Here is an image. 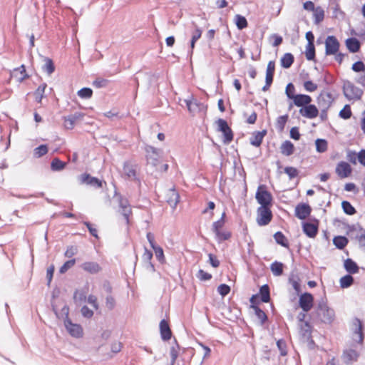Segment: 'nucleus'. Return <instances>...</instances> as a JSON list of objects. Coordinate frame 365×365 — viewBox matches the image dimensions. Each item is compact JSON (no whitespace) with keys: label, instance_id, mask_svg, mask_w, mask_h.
I'll return each mask as SVG.
<instances>
[{"label":"nucleus","instance_id":"1","mask_svg":"<svg viewBox=\"0 0 365 365\" xmlns=\"http://www.w3.org/2000/svg\"><path fill=\"white\" fill-rule=\"evenodd\" d=\"M292 103L289 104V109L293 106L300 108L299 113L309 119L316 118L319 115V110L314 104H311L312 98L307 94L299 93L293 96Z\"/></svg>","mask_w":365,"mask_h":365},{"label":"nucleus","instance_id":"2","mask_svg":"<svg viewBox=\"0 0 365 365\" xmlns=\"http://www.w3.org/2000/svg\"><path fill=\"white\" fill-rule=\"evenodd\" d=\"M255 197L261 206L272 207V194L267 190L266 185H260L258 187Z\"/></svg>","mask_w":365,"mask_h":365},{"label":"nucleus","instance_id":"3","mask_svg":"<svg viewBox=\"0 0 365 365\" xmlns=\"http://www.w3.org/2000/svg\"><path fill=\"white\" fill-rule=\"evenodd\" d=\"M257 222L259 226H265L272 221L271 207L260 206L257 210Z\"/></svg>","mask_w":365,"mask_h":365},{"label":"nucleus","instance_id":"4","mask_svg":"<svg viewBox=\"0 0 365 365\" xmlns=\"http://www.w3.org/2000/svg\"><path fill=\"white\" fill-rule=\"evenodd\" d=\"M344 94L349 101H358L361 99L363 91L356 87L353 83L347 82L344 85Z\"/></svg>","mask_w":365,"mask_h":365},{"label":"nucleus","instance_id":"5","mask_svg":"<svg viewBox=\"0 0 365 365\" xmlns=\"http://www.w3.org/2000/svg\"><path fill=\"white\" fill-rule=\"evenodd\" d=\"M218 126V131L221 132L223 135V143L229 144L233 140L234 134L231 128L228 125L227 122L224 119H219L217 121Z\"/></svg>","mask_w":365,"mask_h":365},{"label":"nucleus","instance_id":"6","mask_svg":"<svg viewBox=\"0 0 365 365\" xmlns=\"http://www.w3.org/2000/svg\"><path fill=\"white\" fill-rule=\"evenodd\" d=\"M352 327L354 329L353 331V339L356 343L362 344L364 339V325L361 319L359 318H354L352 320Z\"/></svg>","mask_w":365,"mask_h":365},{"label":"nucleus","instance_id":"7","mask_svg":"<svg viewBox=\"0 0 365 365\" xmlns=\"http://www.w3.org/2000/svg\"><path fill=\"white\" fill-rule=\"evenodd\" d=\"M318 315L323 322L331 323L334 318V312L326 303L322 302L318 306Z\"/></svg>","mask_w":365,"mask_h":365},{"label":"nucleus","instance_id":"8","mask_svg":"<svg viewBox=\"0 0 365 365\" xmlns=\"http://www.w3.org/2000/svg\"><path fill=\"white\" fill-rule=\"evenodd\" d=\"M120 214L123 217L124 223L128 228L130 222V218L133 215V211L129 202L126 199H120L119 202Z\"/></svg>","mask_w":365,"mask_h":365},{"label":"nucleus","instance_id":"9","mask_svg":"<svg viewBox=\"0 0 365 365\" xmlns=\"http://www.w3.org/2000/svg\"><path fill=\"white\" fill-rule=\"evenodd\" d=\"M340 43L334 36H329L325 41V52L327 55H335L339 50Z\"/></svg>","mask_w":365,"mask_h":365},{"label":"nucleus","instance_id":"10","mask_svg":"<svg viewBox=\"0 0 365 365\" xmlns=\"http://www.w3.org/2000/svg\"><path fill=\"white\" fill-rule=\"evenodd\" d=\"M335 173L340 179L349 178L352 173V168L346 161H340L335 168Z\"/></svg>","mask_w":365,"mask_h":365},{"label":"nucleus","instance_id":"11","mask_svg":"<svg viewBox=\"0 0 365 365\" xmlns=\"http://www.w3.org/2000/svg\"><path fill=\"white\" fill-rule=\"evenodd\" d=\"M299 304L304 312H308L314 305L313 295L309 292L301 294L299 299Z\"/></svg>","mask_w":365,"mask_h":365},{"label":"nucleus","instance_id":"12","mask_svg":"<svg viewBox=\"0 0 365 365\" xmlns=\"http://www.w3.org/2000/svg\"><path fill=\"white\" fill-rule=\"evenodd\" d=\"M319 224V222L317 220H314L311 222H304L302 225L303 232L307 237L314 238L318 233Z\"/></svg>","mask_w":365,"mask_h":365},{"label":"nucleus","instance_id":"13","mask_svg":"<svg viewBox=\"0 0 365 365\" xmlns=\"http://www.w3.org/2000/svg\"><path fill=\"white\" fill-rule=\"evenodd\" d=\"M64 324L67 331L72 336L79 338L83 336V329L81 325L73 324L69 319L65 320Z\"/></svg>","mask_w":365,"mask_h":365},{"label":"nucleus","instance_id":"14","mask_svg":"<svg viewBox=\"0 0 365 365\" xmlns=\"http://www.w3.org/2000/svg\"><path fill=\"white\" fill-rule=\"evenodd\" d=\"M295 216L300 220H305L312 212L311 207L306 203H299L295 207Z\"/></svg>","mask_w":365,"mask_h":365},{"label":"nucleus","instance_id":"15","mask_svg":"<svg viewBox=\"0 0 365 365\" xmlns=\"http://www.w3.org/2000/svg\"><path fill=\"white\" fill-rule=\"evenodd\" d=\"M185 103L189 112L192 115H195L205 108L202 103H199L197 99L194 98L193 97L185 100Z\"/></svg>","mask_w":365,"mask_h":365},{"label":"nucleus","instance_id":"16","mask_svg":"<svg viewBox=\"0 0 365 365\" xmlns=\"http://www.w3.org/2000/svg\"><path fill=\"white\" fill-rule=\"evenodd\" d=\"M166 201L173 208H175L180 201V195L175 189H169L165 195Z\"/></svg>","mask_w":365,"mask_h":365},{"label":"nucleus","instance_id":"17","mask_svg":"<svg viewBox=\"0 0 365 365\" xmlns=\"http://www.w3.org/2000/svg\"><path fill=\"white\" fill-rule=\"evenodd\" d=\"M146 157L149 163L156 165L160 158V150L154 147L149 146L146 148Z\"/></svg>","mask_w":365,"mask_h":365},{"label":"nucleus","instance_id":"18","mask_svg":"<svg viewBox=\"0 0 365 365\" xmlns=\"http://www.w3.org/2000/svg\"><path fill=\"white\" fill-rule=\"evenodd\" d=\"M160 331L163 340L168 341L171 339L172 331L168 321L165 319H163L160 322Z\"/></svg>","mask_w":365,"mask_h":365},{"label":"nucleus","instance_id":"19","mask_svg":"<svg viewBox=\"0 0 365 365\" xmlns=\"http://www.w3.org/2000/svg\"><path fill=\"white\" fill-rule=\"evenodd\" d=\"M81 267L85 272L93 274L101 271V267L96 262H85Z\"/></svg>","mask_w":365,"mask_h":365},{"label":"nucleus","instance_id":"20","mask_svg":"<svg viewBox=\"0 0 365 365\" xmlns=\"http://www.w3.org/2000/svg\"><path fill=\"white\" fill-rule=\"evenodd\" d=\"M332 103L331 95L329 93L324 95H320L319 98V105L322 107V113L326 114L327 110L330 108Z\"/></svg>","mask_w":365,"mask_h":365},{"label":"nucleus","instance_id":"21","mask_svg":"<svg viewBox=\"0 0 365 365\" xmlns=\"http://www.w3.org/2000/svg\"><path fill=\"white\" fill-rule=\"evenodd\" d=\"M81 180L83 183H86L98 188L102 187V182L97 178L91 176L89 174H82Z\"/></svg>","mask_w":365,"mask_h":365},{"label":"nucleus","instance_id":"22","mask_svg":"<svg viewBox=\"0 0 365 365\" xmlns=\"http://www.w3.org/2000/svg\"><path fill=\"white\" fill-rule=\"evenodd\" d=\"M279 149L282 155L284 156H290L294 154L295 151V147L294 144L288 140L282 143Z\"/></svg>","mask_w":365,"mask_h":365},{"label":"nucleus","instance_id":"23","mask_svg":"<svg viewBox=\"0 0 365 365\" xmlns=\"http://www.w3.org/2000/svg\"><path fill=\"white\" fill-rule=\"evenodd\" d=\"M266 134V130L253 133L252 136L250 138V143L255 147H259L262 144L263 138Z\"/></svg>","mask_w":365,"mask_h":365},{"label":"nucleus","instance_id":"24","mask_svg":"<svg viewBox=\"0 0 365 365\" xmlns=\"http://www.w3.org/2000/svg\"><path fill=\"white\" fill-rule=\"evenodd\" d=\"M344 267L350 274L359 272V268L357 264L351 259L348 258L344 262Z\"/></svg>","mask_w":365,"mask_h":365},{"label":"nucleus","instance_id":"25","mask_svg":"<svg viewBox=\"0 0 365 365\" xmlns=\"http://www.w3.org/2000/svg\"><path fill=\"white\" fill-rule=\"evenodd\" d=\"M347 49L351 53L358 52L360 49V42L356 38H349L346 40Z\"/></svg>","mask_w":365,"mask_h":365},{"label":"nucleus","instance_id":"26","mask_svg":"<svg viewBox=\"0 0 365 365\" xmlns=\"http://www.w3.org/2000/svg\"><path fill=\"white\" fill-rule=\"evenodd\" d=\"M294 56L290 53H286L281 58V66L284 68H289L294 63Z\"/></svg>","mask_w":365,"mask_h":365},{"label":"nucleus","instance_id":"27","mask_svg":"<svg viewBox=\"0 0 365 365\" xmlns=\"http://www.w3.org/2000/svg\"><path fill=\"white\" fill-rule=\"evenodd\" d=\"M46 83H43L41 84L34 92L35 100L38 103H41L42 100L44 97L45 89L46 88Z\"/></svg>","mask_w":365,"mask_h":365},{"label":"nucleus","instance_id":"28","mask_svg":"<svg viewBox=\"0 0 365 365\" xmlns=\"http://www.w3.org/2000/svg\"><path fill=\"white\" fill-rule=\"evenodd\" d=\"M274 238L277 244L282 245L284 247H289L288 240L282 232H277L274 235Z\"/></svg>","mask_w":365,"mask_h":365},{"label":"nucleus","instance_id":"29","mask_svg":"<svg viewBox=\"0 0 365 365\" xmlns=\"http://www.w3.org/2000/svg\"><path fill=\"white\" fill-rule=\"evenodd\" d=\"M289 115L287 114L278 117L276 120V128L279 132H282L288 121Z\"/></svg>","mask_w":365,"mask_h":365},{"label":"nucleus","instance_id":"30","mask_svg":"<svg viewBox=\"0 0 365 365\" xmlns=\"http://www.w3.org/2000/svg\"><path fill=\"white\" fill-rule=\"evenodd\" d=\"M14 75L17 77L19 82L29 78V75L26 73V68L24 65L14 70Z\"/></svg>","mask_w":365,"mask_h":365},{"label":"nucleus","instance_id":"31","mask_svg":"<svg viewBox=\"0 0 365 365\" xmlns=\"http://www.w3.org/2000/svg\"><path fill=\"white\" fill-rule=\"evenodd\" d=\"M348 239L344 236H336L333 239L334 245L339 249L344 248L348 244Z\"/></svg>","mask_w":365,"mask_h":365},{"label":"nucleus","instance_id":"32","mask_svg":"<svg viewBox=\"0 0 365 365\" xmlns=\"http://www.w3.org/2000/svg\"><path fill=\"white\" fill-rule=\"evenodd\" d=\"M339 283L341 288H348L353 284L354 278L351 274H346L340 279Z\"/></svg>","mask_w":365,"mask_h":365},{"label":"nucleus","instance_id":"33","mask_svg":"<svg viewBox=\"0 0 365 365\" xmlns=\"http://www.w3.org/2000/svg\"><path fill=\"white\" fill-rule=\"evenodd\" d=\"M283 264L279 262H274L270 266L271 271L275 276L282 275L283 274Z\"/></svg>","mask_w":365,"mask_h":365},{"label":"nucleus","instance_id":"34","mask_svg":"<svg viewBox=\"0 0 365 365\" xmlns=\"http://www.w3.org/2000/svg\"><path fill=\"white\" fill-rule=\"evenodd\" d=\"M235 24L238 29L242 30L243 29H245L248 26L247 21L246 18L243 16H241L240 14H237L235 16Z\"/></svg>","mask_w":365,"mask_h":365},{"label":"nucleus","instance_id":"35","mask_svg":"<svg viewBox=\"0 0 365 365\" xmlns=\"http://www.w3.org/2000/svg\"><path fill=\"white\" fill-rule=\"evenodd\" d=\"M123 171L124 174L128 178H135L136 177V170L133 165L125 163L123 166Z\"/></svg>","mask_w":365,"mask_h":365},{"label":"nucleus","instance_id":"36","mask_svg":"<svg viewBox=\"0 0 365 365\" xmlns=\"http://www.w3.org/2000/svg\"><path fill=\"white\" fill-rule=\"evenodd\" d=\"M259 293L261 295V299L263 302H269L270 299L269 295V288L267 284H264L259 289Z\"/></svg>","mask_w":365,"mask_h":365},{"label":"nucleus","instance_id":"37","mask_svg":"<svg viewBox=\"0 0 365 365\" xmlns=\"http://www.w3.org/2000/svg\"><path fill=\"white\" fill-rule=\"evenodd\" d=\"M316 150L318 153H324L328 149V143L324 139H317L315 141Z\"/></svg>","mask_w":365,"mask_h":365},{"label":"nucleus","instance_id":"38","mask_svg":"<svg viewBox=\"0 0 365 365\" xmlns=\"http://www.w3.org/2000/svg\"><path fill=\"white\" fill-rule=\"evenodd\" d=\"M66 167V163L61 161L59 158H55L51 163L52 170L58 171L63 170Z\"/></svg>","mask_w":365,"mask_h":365},{"label":"nucleus","instance_id":"39","mask_svg":"<svg viewBox=\"0 0 365 365\" xmlns=\"http://www.w3.org/2000/svg\"><path fill=\"white\" fill-rule=\"evenodd\" d=\"M305 56L307 60L312 61L315 58L314 43H307L306 46Z\"/></svg>","mask_w":365,"mask_h":365},{"label":"nucleus","instance_id":"40","mask_svg":"<svg viewBox=\"0 0 365 365\" xmlns=\"http://www.w3.org/2000/svg\"><path fill=\"white\" fill-rule=\"evenodd\" d=\"M341 207L344 212L349 215H353L356 212V209L348 201L344 200L341 202Z\"/></svg>","mask_w":365,"mask_h":365},{"label":"nucleus","instance_id":"41","mask_svg":"<svg viewBox=\"0 0 365 365\" xmlns=\"http://www.w3.org/2000/svg\"><path fill=\"white\" fill-rule=\"evenodd\" d=\"M351 115L352 112L349 105H345L339 113V117L344 120L349 119Z\"/></svg>","mask_w":365,"mask_h":365},{"label":"nucleus","instance_id":"42","mask_svg":"<svg viewBox=\"0 0 365 365\" xmlns=\"http://www.w3.org/2000/svg\"><path fill=\"white\" fill-rule=\"evenodd\" d=\"M48 153V147L46 145H41L36 148L34 150V155L36 158H41Z\"/></svg>","mask_w":365,"mask_h":365},{"label":"nucleus","instance_id":"43","mask_svg":"<svg viewBox=\"0 0 365 365\" xmlns=\"http://www.w3.org/2000/svg\"><path fill=\"white\" fill-rule=\"evenodd\" d=\"M358 353L354 349H349L344 352V356L347 361H355L358 358Z\"/></svg>","mask_w":365,"mask_h":365},{"label":"nucleus","instance_id":"44","mask_svg":"<svg viewBox=\"0 0 365 365\" xmlns=\"http://www.w3.org/2000/svg\"><path fill=\"white\" fill-rule=\"evenodd\" d=\"M43 70L48 74L51 75L55 71V66L53 61L51 58H46L45 59V64Z\"/></svg>","mask_w":365,"mask_h":365},{"label":"nucleus","instance_id":"45","mask_svg":"<svg viewBox=\"0 0 365 365\" xmlns=\"http://www.w3.org/2000/svg\"><path fill=\"white\" fill-rule=\"evenodd\" d=\"M300 328L301 332L304 336H310L312 332V327L308 322L301 323Z\"/></svg>","mask_w":365,"mask_h":365},{"label":"nucleus","instance_id":"46","mask_svg":"<svg viewBox=\"0 0 365 365\" xmlns=\"http://www.w3.org/2000/svg\"><path fill=\"white\" fill-rule=\"evenodd\" d=\"M303 87L305 91L313 93L318 89V86L317 83H314L312 81H306L303 83Z\"/></svg>","mask_w":365,"mask_h":365},{"label":"nucleus","instance_id":"47","mask_svg":"<svg viewBox=\"0 0 365 365\" xmlns=\"http://www.w3.org/2000/svg\"><path fill=\"white\" fill-rule=\"evenodd\" d=\"M78 96L81 98H91L93 96V91L90 88H83L78 91Z\"/></svg>","mask_w":365,"mask_h":365},{"label":"nucleus","instance_id":"48","mask_svg":"<svg viewBox=\"0 0 365 365\" xmlns=\"http://www.w3.org/2000/svg\"><path fill=\"white\" fill-rule=\"evenodd\" d=\"M314 16L315 23L319 24L323 21L324 17V11L321 7H317L314 11Z\"/></svg>","mask_w":365,"mask_h":365},{"label":"nucleus","instance_id":"49","mask_svg":"<svg viewBox=\"0 0 365 365\" xmlns=\"http://www.w3.org/2000/svg\"><path fill=\"white\" fill-rule=\"evenodd\" d=\"M179 350H180V347H179L178 344H176L175 346H173L170 348V357H171V364H175V363L178 357V355H179Z\"/></svg>","mask_w":365,"mask_h":365},{"label":"nucleus","instance_id":"50","mask_svg":"<svg viewBox=\"0 0 365 365\" xmlns=\"http://www.w3.org/2000/svg\"><path fill=\"white\" fill-rule=\"evenodd\" d=\"M224 216L225 213L222 214V216L220 220L215 222L212 225V230L216 234L219 233L220 232L221 229L225 225V220H224Z\"/></svg>","mask_w":365,"mask_h":365},{"label":"nucleus","instance_id":"51","mask_svg":"<svg viewBox=\"0 0 365 365\" xmlns=\"http://www.w3.org/2000/svg\"><path fill=\"white\" fill-rule=\"evenodd\" d=\"M76 264V259H72L66 261L59 269L61 274L66 272L70 268L74 266Z\"/></svg>","mask_w":365,"mask_h":365},{"label":"nucleus","instance_id":"52","mask_svg":"<svg viewBox=\"0 0 365 365\" xmlns=\"http://www.w3.org/2000/svg\"><path fill=\"white\" fill-rule=\"evenodd\" d=\"M252 307L255 309V314L257 318L262 322V323H264L267 319L265 312L257 306L252 305Z\"/></svg>","mask_w":365,"mask_h":365},{"label":"nucleus","instance_id":"53","mask_svg":"<svg viewBox=\"0 0 365 365\" xmlns=\"http://www.w3.org/2000/svg\"><path fill=\"white\" fill-rule=\"evenodd\" d=\"M284 173L289 176V179H293L298 176V170L292 166H288L284 168Z\"/></svg>","mask_w":365,"mask_h":365},{"label":"nucleus","instance_id":"54","mask_svg":"<svg viewBox=\"0 0 365 365\" xmlns=\"http://www.w3.org/2000/svg\"><path fill=\"white\" fill-rule=\"evenodd\" d=\"M285 93L289 100H292L293 96H295L297 95L295 93V87L292 83H289L287 85Z\"/></svg>","mask_w":365,"mask_h":365},{"label":"nucleus","instance_id":"55","mask_svg":"<svg viewBox=\"0 0 365 365\" xmlns=\"http://www.w3.org/2000/svg\"><path fill=\"white\" fill-rule=\"evenodd\" d=\"M202 36V30L199 28H197L195 31L193 32L191 42H190V46L191 48L193 49L195 48V44L196 41L201 37Z\"/></svg>","mask_w":365,"mask_h":365},{"label":"nucleus","instance_id":"56","mask_svg":"<svg viewBox=\"0 0 365 365\" xmlns=\"http://www.w3.org/2000/svg\"><path fill=\"white\" fill-rule=\"evenodd\" d=\"M78 252V247L76 246L71 245L67 247L65 251L64 256L68 258L72 257Z\"/></svg>","mask_w":365,"mask_h":365},{"label":"nucleus","instance_id":"57","mask_svg":"<svg viewBox=\"0 0 365 365\" xmlns=\"http://www.w3.org/2000/svg\"><path fill=\"white\" fill-rule=\"evenodd\" d=\"M108 81L105 78H98L93 82V86L96 88H102L108 85Z\"/></svg>","mask_w":365,"mask_h":365},{"label":"nucleus","instance_id":"58","mask_svg":"<svg viewBox=\"0 0 365 365\" xmlns=\"http://www.w3.org/2000/svg\"><path fill=\"white\" fill-rule=\"evenodd\" d=\"M197 277L202 281H207L212 278V274L205 272L203 269H200L197 274Z\"/></svg>","mask_w":365,"mask_h":365},{"label":"nucleus","instance_id":"59","mask_svg":"<svg viewBox=\"0 0 365 365\" xmlns=\"http://www.w3.org/2000/svg\"><path fill=\"white\" fill-rule=\"evenodd\" d=\"M217 291L220 295L225 297L230 293V287L225 284H222L217 287Z\"/></svg>","mask_w":365,"mask_h":365},{"label":"nucleus","instance_id":"60","mask_svg":"<svg viewBox=\"0 0 365 365\" xmlns=\"http://www.w3.org/2000/svg\"><path fill=\"white\" fill-rule=\"evenodd\" d=\"M86 299V294L81 291L76 290L73 294V299L76 302H84Z\"/></svg>","mask_w":365,"mask_h":365},{"label":"nucleus","instance_id":"61","mask_svg":"<svg viewBox=\"0 0 365 365\" xmlns=\"http://www.w3.org/2000/svg\"><path fill=\"white\" fill-rule=\"evenodd\" d=\"M290 138L294 140H299L301 137L298 127H292L289 131Z\"/></svg>","mask_w":365,"mask_h":365},{"label":"nucleus","instance_id":"62","mask_svg":"<svg viewBox=\"0 0 365 365\" xmlns=\"http://www.w3.org/2000/svg\"><path fill=\"white\" fill-rule=\"evenodd\" d=\"M352 70L355 72L365 71V65L362 61H357L352 65Z\"/></svg>","mask_w":365,"mask_h":365},{"label":"nucleus","instance_id":"63","mask_svg":"<svg viewBox=\"0 0 365 365\" xmlns=\"http://www.w3.org/2000/svg\"><path fill=\"white\" fill-rule=\"evenodd\" d=\"M209 257V262L210 264L215 268H217L220 266V261L218 260L217 257L214 255L213 254L210 253L208 255Z\"/></svg>","mask_w":365,"mask_h":365},{"label":"nucleus","instance_id":"64","mask_svg":"<svg viewBox=\"0 0 365 365\" xmlns=\"http://www.w3.org/2000/svg\"><path fill=\"white\" fill-rule=\"evenodd\" d=\"M359 163L365 166V149L361 150L356 155Z\"/></svg>","mask_w":365,"mask_h":365}]
</instances>
